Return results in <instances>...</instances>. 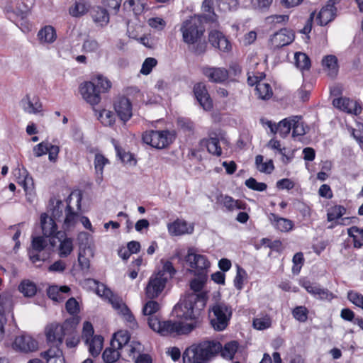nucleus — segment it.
<instances>
[{
	"mask_svg": "<svg viewBox=\"0 0 363 363\" xmlns=\"http://www.w3.org/2000/svg\"><path fill=\"white\" fill-rule=\"evenodd\" d=\"M206 276H199V278L194 279L190 283L191 289L194 293L189 294L181 304L182 315L185 319L195 320L196 319L201 311L206 306L207 301V296L204 292H201L205 282Z\"/></svg>",
	"mask_w": 363,
	"mask_h": 363,
	"instance_id": "1",
	"label": "nucleus"
},
{
	"mask_svg": "<svg viewBox=\"0 0 363 363\" xmlns=\"http://www.w3.org/2000/svg\"><path fill=\"white\" fill-rule=\"evenodd\" d=\"M221 349V344L216 340H206L194 344L183 353L184 363H208Z\"/></svg>",
	"mask_w": 363,
	"mask_h": 363,
	"instance_id": "2",
	"label": "nucleus"
},
{
	"mask_svg": "<svg viewBox=\"0 0 363 363\" xmlns=\"http://www.w3.org/2000/svg\"><path fill=\"white\" fill-rule=\"evenodd\" d=\"M149 327L162 336L187 335L196 327V322L185 323L181 321H161L158 317L147 318Z\"/></svg>",
	"mask_w": 363,
	"mask_h": 363,
	"instance_id": "3",
	"label": "nucleus"
},
{
	"mask_svg": "<svg viewBox=\"0 0 363 363\" xmlns=\"http://www.w3.org/2000/svg\"><path fill=\"white\" fill-rule=\"evenodd\" d=\"M201 17L194 16L183 22L180 30L182 33V38L185 43L188 45L197 44L195 52L201 54L206 49V43H200V40L203 35L204 28L201 25Z\"/></svg>",
	"mask_w": 363,
	"mask_h": 363,
	"instance_id": "4",
	"label": "nucleus"
},
{
	"mask_svg": "<svg viewBox=\"0 0 363 363\" xmlns=\"http://www.w3.org/2000/svg\"><path fill=\"white\" fill-rule=\"evenodd\" d=\"M172 263L169 261L164 262L162 269L151 275L145 287V296L150 299L157 298L164 291L169 279L175 274Z\"/></svg>",
	"mask_w": 363,
	"mask_h": 363,
	"instance_id": "5",
	"label": "nucleus"
},
{
	"mask_svg": "<svg viewBox=\"0 0 363 363\" xmlns=\"http://www.w3.org/2000/svg\"><path fill=\"white\" fill-rule=\"evenodd\" d=\"M231 307L224 302H216L208 310L210 323L214 330L222 331L226 328L232 316Z\"/></svg>",
	"mask_w": 363,
	"mask_h": 363,
	"instance_id": "6",
	"label": "nucleus"
},
{
	"mask_svg": "<svg viewBox=\"0 0 363 363\" xmlns=\"http://www.w3.org/2000/svg\"><path fill=\"white\" fill-rule=\"evenodd\" d=\"M62 202L57 201L56 206L54 207L52 216H49L46 213H43L40 215V220L43 234L45 237H57L58 233L57 226L55 223V220L61 221L62 217Z\"/></svg>",
	"mask_w": 363,
	"mask_h": 363,
	"instance_id": "7",
	"label": "nucleus"
},
{
	"mask_svg": "<svg viewBox=\"0 0 363 363\" xmlns=\"http://www.w3.org/2000/svg\"><path fill=\"white\" fill-rule=\"evenodd\" d=\"M143 141L157 149H162L172 143V135L167 130H150L143 135Z\"/></svg>",
	"mask_w": 363,
	"mask_h": 363,
	"instance_id": "8",
	"label": "nucleus"
},
{
	"mask_svg": "<svg viewBox=\"0 0 363 363\" xmlns=\"http://www.w3.org/2000/svg\"><path fill=\"white\" fill-rule=\"evenodd\" d=\"M186 261L189 263L191 268L197 276L207 274L210 262L205 255L196 254L193 250H189Z\"/></svg>",
	"mask_w": 363,
	"mask_h": 363,
	"instance_id": "9",
	"label": "nucleus"
},
{
	"mask_svg": "<svg viewBox=\"0 0 363 363\" xmlns=\"http://www.w3.org/2000/svg\"><path fill=\"white\" fill-rule=\"evenodd\" d=\"M14 175L16 177L17 182L23 186L28 201L29 202H33L35 199L34 182L33 178L29 176L28 172L25 168L15 169Z\"/></svg>",
	"mask_w": 363,
	"mask_h": 363,
	"instance_id": "10",
	"label": "nucleus"
},
{
	"mask_svg": "<svg viewBox=\"0 0 363 363\" xmlns=\"http://www.w3.org/2000/svg\"><path fill=\"white\" fill-rule=\"evenodd\" d=\"M69 326L68 323H65L62 325L57 323L48 325L45 331L48 343L62 345L64 336L66 334L65 330Z\"/></svg>",
	"mask_w": 363,
	"mask_h": 363,
	"instance_id": "11",
	"label": "nucleus"
},
{
	"mask_svg": "<svg viewBox=\"0 0 363 363\" xmlns=\"http://www.w3.org/2000/svg\"><path fill=\"white\" fill-rule=\"evenodd\" d=\"M295 38L294 33L289 28H282L271 35L269 43L274 48H279L291 44Z\"/></svg>",
	"mask_w": 363,
	"mask_h": 363,
	"instance_id": "12",
	"label": "nucleus"
},
{
	"mask_svg": "<svg viewBox=\"0 0 363 363\" xmlns=\"http://www.w3.org/2000/svg\"><path fill=\"white\" fill-rule=\"evenodd\" d=\"M301 286L315 298L323 301H331L335 296L328 289L322 287L320 284L312 283L310 281H303Z\"/></svg>",
	"mask_w": 363,
	"mask_h": 363,
	"instance_id": "13",
	"label": "nucleus"
},
{
	"mask_svg": "<svg viewBox=\"0 0 363 363\" xmlns=\"http://www.w3.org/2000/svg\"><path fill=\"white\" fill-rule=\"evenodd\" d=\"M79 91L82 98L91 106H94L101 101L100 91L92 82L82 83L79 86Z\"/></svg>",
	"mask_w": 363,
	"mask_h": 363,
	"instance_id": "14",
	"label": "nucleus"
},
{
	"mask_svg": "<svg viewBox=\"0 0 363 363\" xmlns=\"http://www.w3.org/2000/svg\"><path fill=\"white\" fill-rule=\"evenodd\" d=\"M87 284L90 286L96 288V293L101 297L108 299L113 307L118 306V302L121 300L114 295L112 291L104 284L99 283L94 279H89L86 281Z\"/></svg>",
	"mask_w": 363,
	"mask_h": 363,
	"instance_id": "15",
	"label": "nucleus"
},
{
	"mask_svg": "<svg viewBox=\"0 0 363 363\" xmlns=\"http://www.w3.org/2000/svg\"><path fill=\"white\" fill-rule=\"evenodd\" d=\"M13 347L23 352H32L38 350V343L32 337L23 335L16 337Z\"/></svg>",
	"mask_w": 363,
	"mask_h": 363,
	"instance_id": "16",
	"label": "nucleus"
},
{
	"mask_svg": "<svg viewBox=\"0 0 363 363\" xmlns=\"http://www.w3.org/2000/svg\"><path fill=\"white\" fill-rule=\"evenodd\" d=\"M114 108L121 121L126 122L131 118L132 105L126 97H119L115 102Z\"/></svg>",
	"mask_w": 363,
	"mask_h": 363,
	"instance_id": "17",
	"label": "nucleus"
},
{
	"mask_svg": "<svg viewBox=\"0 0 363 363\" xmlns=\"http://www.w3.org/2000/svg\"><path fill=\"white\" fill-rule=\"evenodd\" d=\"M333 104L338 109L355 115L359 114L362 111L360 105L357 101L347 98L335 99L333 101Z\"/></svg>",
	"mask_w": 363,
	"mask_h": 363,
	"instance_id": "18",
	"label": "nucleus"
},
{
	"mask_svg": "<svg viewBox=\"0 0 363 363\" xmlns=\"http://www.w3.org/2000/svg\"><path fill=\"white\" fill-rule=\"evenodd\" d=\"M208 40L215 48L222 52H229L231 50V45L226 37L220 31L212 30L209 33Z\"/></svg>",
	"mask_w": 363,
	"mask_h": 363,
	"instance_id": "19",
	"label": "nucleus"
},
{
	"mask_svg": "<svg viewBox=\"0 0 363 363\" xmlns=\"http://www.w3.org/2000/svg\"><path fill=\"white\" fill-rule=\"evenodd\" d=\"M202 72L209 81L216 83H221L228 77V70L222 67H204Z\"/></svg>",
	"mask_w": 363,
	"mask_h": 363,
	"instance_id": "20",
	"label": "nucleus"
},
{
	"mask_svg": "<svg viewBox=\"0 0 363 363\" xmlns=\"http://www.w3.org/2000/svg\"><path fill=\"white\" fill-rule=\"evenodd\" d=\"M20 106L27 113L36 114L42 111V104L37 96L26 94L20 101Z\"/></svg>",
	"mask_w": 363,
	"mask_h": 363,
	"instance_id": "21",
	"label": "nucleus"
},
{
	"mask_svg": "<svg viewBox=\"0 0 363 363\" xmlns=\"http://www.w3.org/2000/svg\"><path fill=\"white\" fill-rule=\"evenodd\" d=\"M62 221V228L65 230H69L74 228L79 221V214L75 212L69 203H67L65 209V216L60 218Z\"/></svg>",
	"mask_w": 363,
	"mask_h": 363,
	"instance_id": "22",
	"label": "nucleus"
},
{
	"mask_svg": "<svg viewBox=\"0 0 363 363\" xmlns=\"http://www.w3.org/2000/svg\"><path fill=\"white\" fill-rule=\"evenodd\" d=\"M169 234L174 236L182 235L184 234H190L194 230V227L189 225L184 220L177 219L173 223L167 225Z\"/></svg>",
	"mask_w": 363,
	"mask_h": 363,
	"instance_id": "23",
	"label": "nucleus"
},
{
	"mask_svg": "<svg viewBox=\"0 0 363 363\" xmlns=\"http://www.w3.org/2000/svg\"><path fill=\"white\" fill-rule=\"evenodd\" d=\"M322 67L327 75L330 78H335L339 71L338 60L335 55H328L322 59Z\"/></svg>",
	"mask_w": 363,
	"mask_h": 363,
	"instance_id": "24",
	"label": "nucleus"
},
{
	"mask_svg": "<svg viewBox=\"0 0 363 363\" xmlns=\"http://www.w3.org/2000/svg\"><path fill=\"white\" fill-rule=\"evenodd\" d=\"M47 245V241L43 237H33L31 243L32 250L29 251V257L33 263L43 259L40 258L38 253L43 251Z\"/></svg>",
	"mask_w": 363,
	"mask_h": 363,
	"instance_id": "25",
	"label": "nucleus"
},
{
	"mask_svg": "<svg viewBox=\"0 0 363 363\" xmlns=\"http://www.w3.org/2000/svg\"><path fill=\"white\" fill-rule=\"evenodd\" d=\"M268 218L274 228L281 232H289L292 230L294 223L292 220L278 216L275 213H270Z\"/></svg>",
	"mask_w": 363,
	"mask_h": 363,
	"instance_id": "26",
	"label": "nucleus"
},
{
	"mask_svg": "<svg viewBox=\"0 0 363 363\" xmlns=\"http://www.w3.org/2000/svg\"><path fill=\"white\" fill-rule=\"evenodd\" d=\"M336 11L337 9L335 6H333V4H327L320 9L316 18L318 24L322 26L327 25L334 19Z\"/></svg>",
	"mask_w": 363,
	"mask_h": 363,
	"instance_id": "27",
	"label": "nucleus"
},
{
	"mask_svg": "<svg viewBox=\"0 0 363 363\" xmlns=\"http://www.w3.org/2000/svg\"><path fill=\"white\" fill-rule=\"evenodd\" d=\"M60 241L59 256L60 257H67L73 250V240L67 238L64 232L58 233L56 237Z\"/></svg>",
	"mask_w": 363,
	"mask_h": 363,
	"instance_id": "28",
	"label": "nucleus"
},
{
	"mask_svg": "<svg viewBox=\"0 0 363 363\" xmlns=\"http://www.w3.org/2000/svg\"><path fill=\"white\" fill-rule=\"evenodd\" d=\"M113 308L118 310V313L123 315L129 328L134 329L138 327V323L134 315L122 300L118 302V306H115Z\"/></svg>",
	"mask_w": 363,
	"mask_h": 363,
	"instance_id": "29",
	"label": "nucleus"
},
{
	"mask_svg": "<svg viewBox=\"0 0 363 363\" xmlns=\"http://www.w3.org/2000/svg\"><path fill=\"white\" fill-rule=\"evenodd\" d=\"M218 201L220 202L228 211L245 209V203L244 202L240 200H235L229 196L220 195L218 198Z\"/></svg>",
	"mask_w": 363,
	"mask_h": 363,
	"instance_id": "30",
	"label": "nucleus"
},
{
	"mask_svg": "<svg viewBox=\"0 0 363 363\" xmlns=\"http://www.w3.org/2000/svg\"><path fill=\"white\" fill-rule=\"evenodd\" d=\"M130 335L128 331L120 330L114 334L113 338L111 342V346L118 349L125 348L130 341Z\"/></svg>",
	"mask_w": 363,
	"mask_h": 363,
	"instance_id": "31",
	"label": "nucleus"
},
{
	"mask_svg": "<svg viewBox=\"0 0 363 363\" xmlns=\"http://www.w3.org/2000/svg\"><path fill=\"white\" fill-rule=\"evenodd\" d=\"M38 37L42 43H52L57 38L55 29L51 26H46L39 30Z\"/></svg>",
	"mask_w": 363,
	"mask_h": 363,
	"instance_id": "32",
	"label": "nucleus"
},
{
	"mask_svg": "<svg viewBox=\"0 0 363 363\" xmlns=\"http://www.w3.org/2000/svg\"><path fill=\"white\" fill-rule=\"evenodd\" d=\"M201 145L206 146L209 153L220 156L222 154V149L219 145V140L216 137H210L208 139H203Z\"/></svg>",
	"mask_w": 363,
	"mask_h": 363,
	"instance_id": "33",
	"label": "nucleus"
},
{
	"mask_svg": "<svg viewBox=\"0 0 363 363\" xmlns=\"http://www.w3.org/2000/svg\"><path fill=\"white\" fill-rule=\"evenodd\" d=\"M104 343V337L101 335H94L92 338L89 340L88 345L89 352L93 357H97L102 348Z\"/></svg>",
	"mask_w": 363,
	"mask_h": 363,
	"instance_id": "34",
	"label": "nucleus"
},
{
	"mask_svg": "<svg viewBox=\"0 0 363 363\" xmlns=\"http://www.w3.org/2000/svg\"><path fill=\"white\" fill-rule=\"evenodd\" d=\"M91 14L94 21L101 26L106 25L109 21V15L104 8L99 6L94 7L91 10Z\"/></svg>",
	"mask_w": 363,
	"mask_h": 363,
	"instance_id": "35",
	"label": "nucleus"
},
{
	"mask_svg": "<svg viewBox=\"0 0 363 363\" xmlns=\"http://www.w3.org/2000/svg\"><path fill=\"white\" fill-rule=\"evenodd\" d=\"M239 344L237 341H230L225 344L224 347L221 346L220 350L218 353H220L222 357L226 359H233L235 354L237 352Z\"/></svg>",
	"mask_w": 363,
	"mask_h": 363,
	"instance_id": "36",
	"label": "nucleus"
},
{
	"mask_svg": "<svg viewBox=\"0 0 363 363\" xmlns=\"http://www.w3.org/2000/svg\"><path fill=\"white\" fill-rule=\"evenodd\" d=\"M18 289L25 297L28 298L34 296L37 292L35 284L28 279L23 280L18 285Z\"/></svg>",
	"mask_w": 363,
	"mask_h": 363,
	"instance_id": "37",
	"label": "nucleus"
},
{
	"mask_svg": "<svg viewBox=\"0 0 363 363\" xmlns=\"http://www.w3.org/2000/svg\"><path fill=\"white\" fill-rule=\"evenodd\" d=\"M255 94L260 99H269L272 96V89L270 85L262 81H259L255 88Z\"/></svg>",
	"mask_w": 363,
	"mask_h": 363,
	"instance_id": "38",
	"label": "nucleus"
},
{
	"mask_svg": "<svg viewBox=\"0 0 363 363\" xmlns=\"http://www.w3.org/2000/svg\"><path fill=\"white\" fill-rule=\"evenodd\" d=\"M296 66L302 72L308 71L311 67V60L303 52H296L294 55Z\"/></svg>",
	"mask_w": 363,
	"mask_h": 363,
	"instance_id": "39",
	"label": "nucleus"
},
{
	"mask_svg": "<svg viewBox=\"0 0 363 363\" xmlns=\"http://www.w3.org/2000/svg\"><path fill=\"white\" fill-rule=\"evenodd\" d=\"M89 5L85 0H78L74 5L69 9V13L74 17H78L86 13Z\"/></svg>",
	"mask_w": 363,
	"mask_h": 363,
	"instance_id": "40",
	"label": "nucleus"
},
{
	"mask_svg": "<svg viewBox=\"0 0 363 363\" xmlns=\"http://www.w3.org/2000/svg\"><path fill=\"white\" fill-rule=\"evenodd\" d=\"M349 236L353 238L354 247H361L363 245V229L352 226L347 229Z\"/></svg>",
	"mask_w": 363,
	"mask_h": 363,
	"instance_id": "41",
	"label": "nucleus"
},
{
	"mask_svg": "<svg viewBox=\"0 0 363 363\" xmlns=\"http://www.w3.org/2000/svg\"><path fill=\"white\" fill-rule=\"evenodd\" d=\"M160 309V304L155 301L154 299H150L147 301L143 308V313L144 315H147L150 317H158L155 314L159 311Z\"/></svg>",
	"mask_w": 363,
	"mask_h": 363,
	"instance_id": "42",
	"label": "nucleus"
},
{
	"mask_svg": "<svg viewBox=\"0 0 363 363\" xmlns=\"http://www.w3.org/2000/svg\"><path fill=\"white\" fill-rule=\"evenodd\" d=\"M292 135L295 136H302L306 134V127L301 121V117L296 116H292Z\"/></svg>",
	"mask_w": 363,
	"mask_h": 363,
	"instance_id": "43",
	"label": "nucleus"
},
{
	"mask_svg": "<svg viewBox=\"0 0 363 363\" xmlns=\"http://www.w3.org/2000/svg\"><path fill=\"white\" fill-rule=\"evenodd\" d=\"M125 10L132 11L135 15L140 14L144 10V4L140 0H128L123 4Z\"/></svg>",
	"mask_w": 363,
	"mask_h": 363,
	"instance_id": "44",
	"label": "nucleus"
},
{
	"mask_svg": "<svg viewBox=\"0 0 363 363\" xmlns=\"http://www.w3.org/2000/svg\"><path fill=\"white\" fill-rule=\"evenodd\" d=\"M117 347H111L106 348L103 352V359L107 363H113L120 357V353Z\"/></svg>",
	"mask_w": 363,
	"mask_h": 363,
	"instance_id": "45",
	"label": "nucleus"
},
{
	"mask_svg": "<svg viewBox=\"0 0 363 363\" xmlns=\"http://www.w3.org/2000/svg\"><path fill=\"white\" fill-rule=\"evenodd\" d=\"M346 213V209L344 206L336 205L330 208L327 213V218L328 221H333L340 218Z\"/></svg>",
	"mask_w": 363,
	"mask_h": 363,
	"instance_id": "46",
	"label": "nucleus"
},
{
	"mask_svg": "<svg viewBox=\"0 0 363 363\" xmlns=\"http://www.w3.org/2000/svg\"><path fill=\"white\" fill-rule=\"evenodd\" d=\"M291 123L292 117L285 118L278 123L277 128H276V129L282 138H285L290 133L291 130L292 129Z\"/></svg>",
	"mask_w": 363,
	"mask_h": 363,
	"instance_id": "47",
	"label": "nucleus"
},
{
	"mask_svg": "<svg viewBox=\"0 0 363 363\" xmlns=\"http://www.w3.org/2000/svg\"><path fill=\"white\" fill-rule=\"evenodd\" d=\"M109 162L102 154L96 153L94 157V167L96 172L100 178H101L104 171V167Z\"/></svg>",
	"mask_w": 363,
	"mask_h": 363,
	"instance_id": "48",
	"label": "nucleus"
},
{
	"mask_svg": "<svg viewBox=\"0 0 363 363\" xmlns=\"http://www.w3.org/2000/svg\"><path fill=\"white\" fill-rule=\"evenodd\" d=\"M13 308V299L7 294H0V315H4L6 311H11Z\"/></svg>",
	"mask_w": 363,
	"mask_h": 363,
	"instance_id": "49",
	"label": "nucleus"
},
{
	"mask_svg": "<svg viewBox=\"0 0 363 363\" xmlns=\"http://www.w3.org/2000/svg\"><path fill=\"white\" fill-rule=\"evenodd\" d=\"M92 80L96 89H100L104 92L107 91L111 86V82L102 75L98 74L95 78L92 79Z\"/></svg>",
	"mask_w": 363,
	"mask_h": 363,
	"instance_id": "50",
	"label": "nucleus"
},
{
	"mask_svg": "<svg viewBox=\"0 0 363 363\" xmlns=\"http://www.w3.org/2000/svg\"><path fill=\"white\" fill-rule=\"evenodd\" d=\"M50 347L47 351L42 352L41 356L48 361V358L57 357L62 356V352L60 349V345L50 344Z\"/></svg>",
	"mask_w": 363,
	"mask_h": 363,
	"instance_id": "51",
	"label": "nucleus"
},
{
	"mask_svg": "<svg viewBox=\"0 0 363 363\" xmlns=\"http://www.w3.org/2000/svg\"><path fill=\"white\" fill-rule=\"evenodd\" d=\"M99 120L106 126L111 125L115 121V115L113 112L104 109L99 113Z\"/></svg>",
	"mask_w": 363,
	"mask_h": 363,
	"instance_id": "52",
	"label": "nucleus"
},
{
	"mask_svg": "<svg viewBox=\"0 0 363 363\" xmlns=\"http://www.w3.org/2000/svg\"><path fill=\"white\" fill-rule=\"evenodd\" d=\"M347 298L354 305L363 310V295L362 294L350 290L347 292Z\"/></svg>",
	"mask_w": 363,
	"mask_h": 363,
	"instance_id": "53",
	"label": "nucleus"
},
{
	"mask_svg": "<svg viewBox=\"0 0 363 363\" xmlns=\"http://www.w3.org/2000/svg\"><path fill=\"white\" fill-rule=\"evenodd\" d=\"M308 313V309L305 306H296L292 311L294 318L302 323L307 320Z\"/></svg>",
	"mask_w": 363,
	"mask_h": 363,
	"instance_id": "54",
	"label": "nucleus"
},
{
	"mask_svg": "<svg viewBox=\"0 0 363 363\" xmlns=\"http://www.w3.org/2000/svg\"><path fill=\"white\" fill-rule=\"evenodd\" d=\"M202 9L203 11L210 13L209 16L203 17L206 21H215L216 20V15L213 12V2L211 0H204L202 4Z\"/></svg>",
	"mask_w": 363,
	"mask_h": 363,
	"instance_id": "55",
	"label": "nucleus"
},
{
	"mask_svg": "<svg viewBox=\"0 0 363 363\" xmlns=\"http://www.w3.org/2000/svg\"><path fill=\"white\" fill-rule=\"evenodd\" d=\"M157 61L155 58H146L142 65L140 72L145 75L149 74L151 72L152 68L157 65Z\"/></svg>",
	"mask_w": 363,
	"mask_h": 363,
	"instance_id": "56",
	"label": "nucleus"
},
{
	"mask_svg": "<svg viewBox=\"0 0 363 363\" xmlns=\"http://www.w3.org/2000/svg\"><path fill=\"white\" fill-rule=\"evenodd\" d=\"M177 125L181 130L186 133H191L194 128L193 122L186 118H179L177 119Z\"/></svg>",
	"mask_w": 363,
	"mask_h": 363,
	"instance_id": "57",
	"label": "nucleus"
},
{
	"mask_svg": "<svg viewBox=\"0 0 363 363\" xmlns=\"http://www.w3.org/2000/svg\"><path fill=\"white\" fill-rule=\"evenodd\" d=\"M245 185L249 189L258 191H263L266 190L267 187L265 183L258 182L255 179L252 177L245 181Z\"/></svg>",
	"mask_w": 363,
	"mask_h": 363,
	"instance_id": "58",
	"label": "nucleus"
},
{
	"mask_svg": "<svg viewBox=\"0 0 363 363\" xmlns=\"http://www.w3.org/2000/svg\"><path fill=\"white\" fill-rule=\"evenodd\" d=\"M271 325V320L269 317L255 318L253 320V326L257 330H264Z\"/></svg>",
	"mask_w": 363,
	"mask_h": 363,
	"instance_id": "59",
	"label": "nucleus"
},
{
	"mask_svg": "<svg viewBox=\"0 0 363 363\" xmlns=\"http://www.w3.org/2000/svg\"><path fill=\"white\" fill-rule=\"evenodd\" d=\"M94 332L91 323L89 322H85L83 325L82 338L84 339L86 344H88L89 339L94 337Z\"/></svg>",
	"mask_w": 363,
	"mask_h": 363,
	"instance_id": "60",
	"label": "nucleus"
},
{
	"mask_svg": "<svg viewBox=\"0 0 363 363\" xmlns=\"http://www.w3.org/2000/svg\"><path fill=\"white\" fill-rule=\"evenodd\" d=\"M99 48V43L94 39H88L84 42L83 50L86 52H96Z\"/></svg>",
	"mask_w": 363,
	"mask_h": 363,
	"instance_id": "61",
	"label": "nucleus"
},
{
	"mask_svg": "<svg viewBox=\"0 0 363 363\" xmlns=\"http://www.w3.org/2000/svg\"><path fill=\"white\" fill-rule=\"evenodd\" d=\"M245 275V271L241 267H238L237 269V274L234 279V286L236 289L240 290L242 288L243 280Z\"/></svg>",
	"mask_w": 363,
	"mask_h": 363,
	"instance_id": "62",
	"label": "nucleus"
},
{
	"mask_svg": "<svg viewBox=\"0 0 363 363\" xmlns=\"http://www.w3.org/2000/svg\"><path fill=\"white\" fill-rule=\"evenodd\" d=\"M293 263L294 267L292 268V271L294 273L298 274L303 263V255L301 252H297L294 255Z\"/></svg>",
	"mask_w": 363,
	"mask_h": 363,
	"instance_id": "63",
	"label": "nucleus"
},
{
	"mask_svg": "<svg viewBox=\"0 0 363 363\" xmlns=\"http://www.w3.org/2000/svg\"><path fill=\"white\" fill-rule=\"evenodd\" d=\"M66 309L70 314H76L79 312V303L74 298H70L66 302Z\"/></svg>",
	"mask_w": 363,
	"mask_h": 363,
	"instance_id": "64",
	"label": "nucleus"
}]
</instances>
